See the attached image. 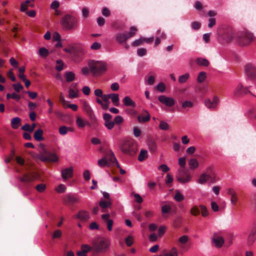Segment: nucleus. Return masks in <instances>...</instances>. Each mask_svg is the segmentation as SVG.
I'll use <instances>...</instances> for the list:
<instances>
[{
	"label": "nucleus",
	"instance_id": "f257e3e1",
	"mask_svg": "<svg viewBox=\"0 0 256 256\" xmlns=\"http://www.w3.org/2000/svg\"><path fill=\"white\" fill-rule=\"evenodd\" d=\"M110 240L105 237H98L92 242V252L95 254H102L108 252L110 248Z\"/></svg>",
	"mask_w": 256,
	"mask_h": 256
},
{
	"label": "nucleus",
	"instance_id": "f03ea898",
	"mask_svg": "<svg viewBox=\"0 0 256 256\" xmlns=\"http://www.w3.org/2000/svg\"><path fill=\"white\" fill-rule=\"evenodd\" d=\"M60 24L63 28L66 30H76L78 26L77 18L70 14L64 15L61 19Z\"/></svg>",
	"mask_w": 256,
	"mask_h": 256
},
{
	"label": "nucleus",
	"instance_id": "7ed1b4c3",
	"mask_svg": "<svg viewBox=\"0 0 256 256\" xmlns=\"http://www.w3.org/2000/svg\"><path fill=\"white\" fill-rule=\"evenodd\" d=\"M88 66L90 72L94 76H100L106 70V64L100 61L90 60L88 62Z\"/></svg>",
	"mask_w": 256,
	"mask_h": 256
},
{
	"label": "nucleus",
	"instance_id": "20e7f679",
	"mask_svg": "<svg viewBox=\"0 0 256 256\" xmlns=\"http://www.w3.org/2000/svg\"><path fill=\"white\" fill-rule=\"evenodd\" d=\"M120 150L126 154L133 156L136 154L138 150L136 143L132 139L126 140L122 142Z\"/></svg>",
	"mask_w": 256,
	"mask_h": 256
},
{
	"label": "nucleus",
	"instance_id": "39448f33",
	"mask_svg": "<svg viewBox=\"0 0 256 256\" xmlns=\"http://www.w3.org/2000/svg\"><path fill=\"white\" fill-rule=\"evenodd\" d=\"M38 157L44 162H55L58 160V158L55 154L48 152L42 144H40L39 146V154Z\"/></svg>",
	"mask_w": 256,
	"mask_h": 256
},
{
	"label": "nucleus",
	"instance_id": "423d86ee",
	"mask_svg": "<svg viewBox=\"0 0 256 256\" xmlns=\"http://www.w3.org/2000/svg\"><path fill=\"white\" fill-rule=\"evenodd\" d=\"M98 164L100 167H104L105 166H114L117 168L120 167V164L112 152H110L109 154H108L102 159L99 160Z\"/></svg>",
	"mask_w": 256,
	"mask_h": 256
},
{
	"label": "nucleus",
	"instance_id": "0eeeda50",
	"mask_svg": "<svg viewBox=\"0 0 256 256\" xmlns=\"http://www.w3.org/2000/svg\"><path fill=\"white\" fill-rule=\"evenodd\" d=\"M236 39L240 44L246 46L250 44L254 40V36L250 32L244 31L236 33Z\"/></svg>",
	"mask_w": 256,
	"mask_h": 256
},
{
	"label": "nucleus",
	"instance_id": "6e6552de",
	"mask_svg": "<svg viewBox=\"0 0 256 256\" xmlns=\"http://www.w3.org/2000/svg\"><path fill=\"white\" fill-rule=\"evenodd\" d=\"M176 178L179 182L186 184L191 180L192 176L188 170L183 168H180L178 170Z\"/></svg>",
	"mask_w": 256,
	"mask_h": 256
},
{
	"label": "nucleus",
	"instance_id": "1a4fd4ad",
	"mask_svg": "<svg viewBox=\"0 0 256 256\" xmlns=\"http://www.w3.org/2000/svg\"><path fill=\"white\" fill-rule=\"evenodd\" d=\"M220 36L224 42H229L233 40L234 37L236 38V34H235L232 28H228L222 30V32L220 34Z\"/></svg>",
	"mask_w": 256,
	"mask_h": 256
},
{
	"label": "nucleus",
	"instance_id": "9d476101",
	"mask_svg": "<svg viewBox=\"0 0 256 256\" xmlns=\"http://www.w3.org/2000/svg\"><path fill=\"white\" fill-rule=\"evenodd\" d=\"M38 174L37 172H34L24 174L22 176H20L18 179L22 182L28 184L38 178Z\"/></svg>",
	"mask_w": 256,
	"mask_h": 256
},
{
	"label": "nucleus",
	"instance_id": "9b49d317",
	"mask_svg": "<svg viewBox=\"0 0 256 256\" xmlns=\"http://www.w3.org/2000/svg\"><path fill=\"white\" fill-rule=\"evenodd\" d=\"M158 100L162 104L167 106H172L175 104V100L171 97H168L164 95H162L158 96Z\"/></svg>",
	"mask_w": 256,
	"mask_h": 256
},
{
	"label": "nucleus",
	"instance_id": "f8f14e48",
	"mask_svg": "<svg viewBox=\"0 0 256 256\" xmlns=\"http://www.w3.org/2000/svg\"><path fill=\"white\" fill-rule=\"evenodd\" d=\"M246 72L247 76L252 79L256 78V66L252 64H248L246 66Z\"/></svg>",
	"mask_w": 256,
	"mask_h": 256
},
{
	"label": "nucleus",
	"instance_id": "ddd939ff",
	"mask_svg": "<svg viewBox=\"0 0 256 256\" xmlns=\"http://www.w3.org/2000/svg\"><path fill=\"white\" fill-rule=\"evenodd\" d=\"M64 202L65 204L74 205L79 202V199L74 195L68 194L65 196Z\"/></svg>",
	"mask_w": 256,
	"mask_h": 256
},
{
	"label": "nucleus",
	"instance_id": "4468645a",
	"mask_svg": "<svg viewBox=\"0 0 256 256\" xmlns=\"http://www.w3.org/2000/svg\"><path fill=\"white\" fill-rule=\"evenodd\" d=\"M219 101V98L218 96H214L212 101L210 98H206L204 100L205 106L209 109H214L216 108Z\"/></svg>",
	"mask_w": 256,
	"mask_h": 256
},
{
	"label": "nucleus",
	"instance_id": "2eb2a0df",
	"mask_svg": "<svg viewBox=\"0 0 256 256\" xmlns=\"http://www.w3.org/2000/svg\"><path fill=\"white\" fill-rule=\"evenodd\" d=\"M248 92H250L248 90V88H244L242 84H240L238 85L234 90V94L235 96H239L246 94Z\"/></svg>",
	"mask_w": 256,
	"mask_h": 256
},
{
	"label": "nucleus",
	"instance_id": "dca6fc26",
	"mask_svg": "<svg viewBox=\"0 0 256 256\" xmlns=\"http://www.w3.org/2000/svg\"><path fill=\"white\" fill-rule=\"evenodd\" d=\"M73 168L70 166L62 170V176L64 180L73 176Z\"/></svg>",
	"mask_w": 256,
	"mask_h": 256
},
{
	"label": "nucleus",
	"instance_id": "f3484780",
	"mask_svg": "<svg viewBox=\"0 0 256 256\" xmlns=\"http://www.w3.org/2000/svg\"><path fill=\"white\" fill-rule=\"evenodd\" d=\"M109 214H104L102 215V218L104 222L106 223V226L108 230L109 231H111L112 230L113 225V220L109 219Z\"/></svg>",
	"mask_w": 256,
	"mask_h": 256
},
{
	"label": "nucleus",
	"instance_id": "a211bd4d",
	"mask_svg": "<svg viewBox=\"0 0 256 256\" xmlns=\"http://www.w3.org/2000/svg\"><path fill=\"white\" fill-rule=\"evenodd\" d=\"M75 218L81 221L85 222L89 218V214L85 210H80L74 216Z\"/></svg>",
	"mask_w": 256,
	"mask_h": 256
},
{
	"label": "nucleus",
	"instance_id": "6ab92c4d",
	"mask_svg": "<svg viewBox=\"0 0 256 256\" xmlns=\"http://www.w3.org/2000/svg\"><path fill=\"white\" fill-rule=\"evenodd\" d=\"M128 38L127 34L124 33H118L116 36V40L120 44L126 42Z\"/></svg>",
	"mask_w": 256,
	"mask_h": 256
},
{
	"label": "nucleus",
	"instance_id": "aec40b11",
	"mask_svg": "<svg viewBox=\"0 0 256 256\" xmlns=\"http://www.w3.org/2000/svg\"><path fill=\"white\" fill-rule=\"evenodd\" d=\"M212 240L216 246L218 248L221 247L224 243V238L216 234H214Z\"/></svg>",
	"mask_w": 256,
	"mask_h": 256
},
{
	"label": "nucleus",
	"instance_id": "412c9836",
	"mask_svg": "<svg viewBox=\"0 0 256 256\" xmlns=\"http://www.w3.org/2000/svg\"><path fill=\"white\" fill-rule=\"evenodd\" d=\"M74 130L73 128L70 127H68L65 126H61L59 128L58 132L62 136L66 135L68 132H73Z\"/></svg>",
	"mask_w": 256,
	"mask_h": 256
},
{
	"label": "nucleus",
	"instance_id": "4be33fe9",
	"mask_svg": "<svg viewBox=\"0 0 256 256\" xmlns=\"http://www.w3.org/2000/svg\"><path fill=\"white\" fill-rule=\"evenodd\" d=\"M99 206L102 208V212H106L107 208L111 206L112 202L108 200H102L99 202Z\"/></svg>",
	"mask_w": 256,
	"mask_h": 256
},
{
	"label": "nucleus",
	"instance_id": "5701e85b",
	"mask_svg": "<svg viewBox=\"0 0 256 256\" xmlns=\"http://www.w3.org/2000/svg\"><path fill=\"white\" fill-rule=\"evenodd\" d=\"M88 116L89 117L90 122H88V126L92 128H96L98 126V121L94 114Z\"/></svg>",
	"mask_w": 256,
	"mask_h": 256
},
{
	"label": "nucleus",
	"instance_id": "b1692460",
	"mask_svg": "<svg viewBox=\"0 0 256 256\" xmlns=\"http://www.w3.org/2000/svg\"><path fill=\"white\" fill-rule=\"evenodd\" d=\"M256 240V229L252 230L250 232L248 238V242L249 244H252Z\"/></svg>",
	"mask_w": 256,
	"mask_h": 256
},
{
	"label": "nucleus",
	"instance_id": "393cba45",
	"mask_svg": "<svg viewBox=\"0 0 256 256\" xmlns=\"http://www.w3.org/2000/svg\"><path fill=\"white\" fill-rule=\"evenodd\" d=\"M42 134L43 130L42 129L39 128L34 132V137L36 140L40 142L44 140Z\"/></svg>",
	"mask_w": 256,
	"mask_h": 256
},
{
	"label": "nucleus",
	"instance_id": "a878e982",
	"mask_svg": "<svg viewBox=\"0 0 256 256\" xmlns=\"http://www.w3.org/2000/svg\"><path fill=\"white\" fill-rule=\"evenodd\" d=\"M82 108L84 110L88 116H90L94 114L90 106L87 102H83Z\"/></svg>",
	"mask_w": 256,
	"mask_h": 256
},
{
	"label": "nucleus",
	"instance_id": "bb28decb",
	"mask_svg": "<svg viewBox=\"0 0 256 256\" xmlns=\"http://www.w3.org/2000/svg\"><path fill=\"white\" fill-rule=\"evenodd\" d=\"M76 124L80 128H83L86 125L88 126V122L84 120L81 117L78 116L76 121Z\"/></svg>",
	"mask_w": 256,
	"mask_h": 256
},
{
	"label": "nucleus",
	"instance_id": "cd10ccee",
	"mask_svg": "<svg viewBox=\"0 0 256 256\" xmlns=\"http://www.w3.org/2000/svg\"><path fill=\"white\" fill-rule=\"evenodd\" d=\"M144 112L146 114V116L142 114L138 116V119L140 122H146L150 120V114L147 111H144Z\"/></svg>",
	"mask_w": 256,
	"mask_h": 256
},
{
	"label": "nucleus",
	"instance_id": "c85d7f7f",
	"mask_svg": "<svg viewBox=\"0 0 256 256\" xmlns=\"http://www.w3.org/2000/svg\"><path fill=\"white\" fill-rule=\"evenodd\" d=\"M110 99L112 100V102L116 106L119 105V95L117 94H110Z\"/></svg>",
	"mask_w": 256,
	"mask_h": 256
},
{
	"label": "nucleus",
	"instance_id": "c756f323",
	"mask_svg": "<svg viewBox=\"0 0 256 256\" xmlns=\"http://www.w3.org/2000/svg\"><path fill=\"white\" fill-rule=\"evenodd\" d=\"M64 76L67 82H71L75 78V74L72 72H66L64 74Z\"/></svg>",
	"mask_w": 256,
	"mask_h": 256
},
{
	"label": "nucleus",
	"instance_id": "7c9ffc66",
	"mask_svg": "<svg viewBox=\"0 0 256 256\" xmlns=\"http://www.w3.org/2000/svg\"><path fill=\"white\" fill-rule=\"evenodd\" d=\"M123 102L125 106H132V107H135L136 104L134 102H133L130 98L127 96H126L123 100Z\"/></svg>",
	"mask_w": 256,
	"mask_h": 256
},
{
	"label": "nucleus",
	"instance_id": "2f4dec72",
	"mask_svg": "<svg viewBox=\"0 0 256 256\" xmlns=\"http://www.w3.org/2000/svg\"><path fill=\"white\" fill-rule=\"evenodd\" d=\"M21 120L18 117L13 118L11 120L12 127L13 128L16 129L18 127V125L20 124Z\"/></svg>",
	"mask_w": 256,
	"mask_h": 256
},
{
	"label": "nucleus",
	"instance_id": "473e14b6",
	"mask_svg": "<svg viewBox=\"0 0 256 256\" xmlns=\"http://www.w3.org/2000/svg\"><path fill=\"white\" fill-rule=\"evenodd\" d=\"M196 62L198 64L206 66H208L210 64L208 60L202 58H198Z\"/></svg>",
	"mask_w": 256,
	"mask_h": 256
},
{
	"label": "nucleus",
	"instance_id": "72a5a7b5",
	"mask_svg": "<svg viewBox=\"0 0 256 256\" xmlns=\"http://www.w3.org/2000/svg\"><path fill=\"white\" fill-rule=\"evenodd\" d=\"M190 168L191 170H194L198 166L199 164L198 160L195 158H192L188 162Z\"/></svg>",
	"mask_w": 256,
	"mask_h": 256
},
{
	"label": "nucleus",
	"instance_id": "f704fd0d",
	"mask_svg": "<svg viewBox=\"0 0 256 256\" xmlns=\"http://www.w3.org/2000/svg\"><path fill=\"white\" fill-rule=\"evenodd\" d=\"M148 156V151L145 150H142L138 156V160L139 161L142 162Z\"/></svg>",
	"mask_w": 256,
	"mask_h": 256
},
{
	"label": "nucleus",
	"instance_id": "c9c22d12",
	"mask_svg": "<svg viewBox=\"0 0 256 256\" xmlns=\"http://www.w3.org/2000/svg\"><path fill=\"white\" fill-rule=\"evenodd\" d=\"M148 149L152 152H154L156 149L157 146L156 143L152 140H149L148 143Z\"/></svg>",
	"mask_w": 256,
	"mask_h": 256
},
{
	"label": "nucleus",
	"instance_id": "e433bc0d",
	"mask_svg": "<svg viewBox=\"0 0 256 256\" xmlns=\"http://www.w3.org/2000/svg\"><path fill=\"white\" fill-rule=\"evenodd\" d=\"M49 54L48 50L44 48H41L39 49V54L42 58L47 57Z\"/></svg>",
	"mask_w": 256,
	"mask_h": 256
},
{
	"label": "nucleus",
	"instance_id": "4c0bfd02",
	"mask_svg": "<svg viewBox=\"0 0 256 256\" xmlns=\"http://www.w3.org/2000/svg\"><path fill=\"white\" fill-rule=\"evenodd\" d=\"M144 42V38L142 37L139 39L136 40H134L132 44V46L134 47L138 46H140L142 45Z\"/></svg>",
	"mask_w": 256,
	"mask_h": 256
},
{
	"label": "nucleus",
	"instance_id": "58836bf2",
	"mask_svg": "<svg viewBox=\"0 0 256 256\" xmlns=\"http://www.w3.org/2000/svg\"><path fill=\"white\" fill-rule=\"evenodd\" d=\"M82 16L84 19H86L89 16L90 10L87 7H83L82 9Z\"/></svg>",
	"mask_w": 256,
	"mask_h": 256
},
{
	"label": "nucleus",
	"instance_id": "ea45409f",
	"mask_svg": "<svg viewBox=\"0 0 256 256\" xmlns=\"http://www.w3.org/2000/svg\"><path fill=\"white\" fill-rule=\"evenodd\" d=\"M208 180V176L206 173L202 174L198 180V182L200 184H204Z\"/></svg>",
	"mask_w": 256,
	"mask_h": 256
},
{
	"label": "nucleus",
	"instance_id": "a19ab883",
	"mask_svg": "<svg viewBox=\"0 0 256 256\" xmlns=\"http://www.w3.org/2000/svg\"><path fill=\"white\" fill-rule=\"evenodd\" d=\"M194 106V104L191 101L185 100L182 104V107L183 108H191Z\"/></svg>",
	"mask_w": 256,
	"mask_h": 256
},
{
	"label": "nucleus",
	"instance_id": "79ce46f5",
	"mask_svg": "<svg viewBox=\"0 0 256 256\" xmlns=\"http://www.w3.org/2000/svg\"><path fill=\"white\" fill-rule=\"evenodd\" d=\"M189 77L190 74L188 73H186L182 75L178 78V82L181 84L184 83L186 82Z\"/></svg>",
	"mask_w": 256,
	"mask_h": 256
},
{
	"label": "nucleus",
	"instance_id": "37998d69",
	"mask_svg": "<svg viewBox=\"0 0 256 256\" xmlns=\"http://www.w3.org/2000/svg\"><path fill=\"white\" fill-rule=\"evenodd\" d=\"M64 50L66 52H68V53H69L70 54H72L73 57H74L73 58L75 61H76L75 56H77V53H76V50L74 48H64Z\"/></svg>",
	"mask_w": 256,
	"mask_h": 256
},
{
	"label": "nucleus",
	"instance_id": "c03bdc74",
	"mask_svg": "<svg viewBox=\"0 0 256 256\" xmlns=\"http://www.w3.org/2000/svg\"><path fill=\"white\" fill-rule=\"evenodd\" d=\"M200 208L201 210V214L202 216L206 217L209 214L208 211L206 206L204 205H200Z\"/></svg>",
	"mask_w": 256,
	"mask_h": 256
},
{
	"label": "nucleus",
	"instance_id": "a18cd8bd",
	"mask_svg": "<svg viewBox=\"0 0 256 256\" xmlns=\"http://www.w3.org/2000/svg\"><path fill=\"white\" fill-rule=\"evenodd\" d=\"M206 78V72H201L199 73V74L198 75V76L197 78V80L199 82H202Z\"/></svg>",
	"mask_w": 256,
	"mask_h": 256
},
{
	"label": "nucleus",
	"instance_id": "49530a36",
	"mask_svg": "<svg viewBox=\"0 0 256 256\" xmlns=\"http://www.w3.org/2000/svg\"><path fill=\"white\" fill-rule=\"evenodd\" d=\"M137 28H136L134 26H131L130 28V32L127 34L128 38H130L133 37L136 34V32H137Z\"/></svg>",
	"mask_w": 256,
	"mask_h": 256
},
{
	"label": "nucleus",
	"instance_id": "de8ad7c7",
	"mask_svg": "<svg viewBox=\"0 0 256 256\" xmlns=\"http://www.w3.org/2000/svg\"><path fill=\"white\" fill-rule=\"evenodd\" d=\"M78 96V90L70 88L69 90V97L71 98H77Z\"/></svg>",
	"mask_w": 256,
	"mask_h": 256
},
{
	"label": "nucleus",
	"instance_id": "09e8293b",
	"mask_svg": "<svg viewBox=\"0 0 256 256\" xmlns=\"http://www.w3.org/2000/svg\"><path fill=\"white\" fill-rule=\"evenodd\" d=\"M36 188L40 192H42L46 188V185L44 184H40L36 186Z\"/></svg>",
	"mask_w": 256,
	"mask_h": 256
},
{
	"label": "nucleus",
	"instance_id": "8fccbe9b",
	"mask_svg": "<svg viewBox=\"0 0 256 256\" xmlns=\"http://www.w3.org/2000/svg\"><path fill=\"white\" fill-rule=\"evenodd\" d=\"M159 128L160 129L162 130H166L169 129V126L166 122H164V121H160L159 125Z\"/></svg>",
	"mask_w": 256,
	"mask_h": 256
},
{
	"label": "nucleus",
	"instance_id": "3c124183",
	"mask_svg": "<svg viewBox=\"0 0 256 256\" xmlns=\"http://www.w3.org/2000/svg\"><path fill=\"white\" fill-rule=\"evenodd\" d=\"M64 64L62 60H56V69L58 71H61L63 69Z\"/></svg>",
	"mask_w": 256,
	"mask_h": 256
},
{
	"label": "nucleus",
	"instance_id": "603ef678",
	"mask_svg": "<svg viewBox=\"0 0 256 256\" xmlns=\"http://www.w3.org/2000/svg\"><path fill=\"white\" fill-rule=\"evenodd\" d=\"M190 214L193 216H198L200 214V210L198 208L194 206L190 210Z\"/></svg>",
	"mask_w": 256,
	"mask_h": 256
},
{
	"label": "nucleus",
	"instance_id": "864d4df0",
	"mask_svg": "<svg viewBox=\"0 0 256 256\" xmlns=\"http://www.w3.org/2000/svg\"><path fill=\"white\" fill-rule=\"evenodd\" d=\"M201 26V24L200 22L195 21L192 23L191 27L194 30H198Z\"/></svg>",
	"mask_w": 256,
	"mask_h": 256
},
{
	"label": "nucleus",
	"instance_id": "5fc2aeb1",
	"mask_svg": "<svg viewBox=\"0 0 256 256\" xmlns=\"http://www.w3.org/2000/svg\"><path fill=\"white\" fill-rule=\"evenodd\" d=\"M126 244L128 246H130L134 243V240L131 236H127L125 240Z\"/></svg>",
	"mask_w": 256,
	"mask_h": 256
},
{
	"label": "nucleus",
	"instance_id": "6e6d98bb",
	"mask_svg": "<svg viewBox=\"0 0 256 256\" xmlns=\"http://www.w3.org/2000/svg\"><path fill=\"white\" fill-rule=\"evenodd\" d=\"M172 208L170 206L166 204L162 206V214H167L170 212Z\"/></svg>",
	"mask_w": 256,
	"mask_h": 256
},
{
	"label": "nucleus",
	"instance_id": "4d7b16f0",
	"mask_svg": "<svg viewBox=\"0 0 256 256\" xmlns=\"http://www.w3.org/2000/svg\"><path fill=\"white\" fill-rule=\"evenodd\" d=\"M81 248L82 250L86 251V253L90 251L92 252V244L91 246L86 244H82L81 246Z\"/></svg>",
	"mask_w": 256,
	"mask_h": 256
},
{
	"label": "nucleus",
	"instance_id": "13d9d810",
	"mask_svg": "<svg viewBox=\"0 0 256 256\" xmlns=\"http://www.w3.org/2000/svg\"><path fill=\"white\" fill-rule=\"evenodd\" d=\"M62 232L61 230H57L54 232L53 234L52 235V238L53 239L59 238L62 236Z\"/></svg>",
	"mask_w": 256,
	"mask_h": 256
},
{
	"label": "nucleus",
	"instance_id": "bf43d9fd",
	"mask_svg": "<svg viewBox=\"0 0 256 256\" xmlns=\"http://www.w3.org/2000/svg\"><path fill=\"white\" fill-rule=\"evenodd\" d=\"M114 125V122L110 120H107L104 122V126L108 128V130H112Z\"/></svg>",
	"mask_w": 256,
	"mask_h": 256
},
{
	"label": "nucleus",
	"instance_id": "052dcab7",
	"mask_svg": "<svg viewBox=\"0 0 256 256\" xmlns=\"http://www.w3.org/2000/svg\"><path fill=\"white\" fill-rule=\"evenodd\" d=\"M186 159L185 157H181L178 159V164L180 166V168H185Z\"/></svg>",
	"mask_w": 256,
	"mask_h": 256
},
{
	"label": "nucleus",
	"instance_id": "680f3d73",
	"mask_svg": "<svg viewBox=\"0 0 256 256\" xmlns=\"http://www.w3.org/2000/svg\"><path fill=\"white\" fill-rule=\"evenodd\" d=\"M174 199L178 202H181L184 199V197L178 191H177L174 196Z\"/></svg>",
	"mask_w": 256,
	"mask_h": 256
},
{
	"label": "nucleus",
	"instance_id": "e2e57ef3",
	"mask_svg": "<svg viewBox=\"0 0 256 256\" xmlns=\"http://www.w3.org/2000/svg\"><path fill=\"white\" fill-rule=\"evenodd\" d=\"M146 50L144 48H140L137 50V54L140 56H143L146 54Z\"/></svg>",
	"mask_w": 256,
	"mask_h": 256
},
{
	"label": "nucleus",
	"instance_id": "0e129e2a",
	"mask_svg": "<svg viewBox=\"0 0 256 256\" xmlns=\"http://www.w3.org/2000/svg\"><path fill=\"white\" fill-rule=\"evenodd\" d=\"M123 118L121 116H118L114 118V124H120L123 122Z\"/></svg>",
	"mask_w": 256,
	"mask_h": 256
},
{
	"label": "nucleus",
	"instance_id": "69168bd1",
	"mask_svg": "<svg viewBox=\"0 0 256 256\" xmlns=\"http://www.w3.org/2000/svg\"><path fill=\"white\" fill-rule=\"evenodd\" d=\"M16 162L19 164L21 166H24V158L19 156H16Z\"/></svg>",
	"mask_w": 256,
	"mask_h": 256
},
{
	"label": "nucleus",
	"instance_id": "338daca9",
	"mask_svg": "<svg viewBox=\"0 0 256 256\" xmlns=\"http://www.w3.org/2000/svg\"><path fill=\"white\" fill-rule=\"evenodd\" d=\"M12 86L14 90L18 92L20 90H22L24 88L22 86L20 83H18L17 84H14L12 85Z\"/></svg>",
	"mask_w": 256,
	"mask_h": 256
},
{
	"label": "nucleus",
	"instance_id": "774afa93",
	"mask_svg": "<svg viewBox=\"0 0 256 256\" xmlns=\"http://www.w3.org/2000/svg\"><path fill=\"white\" fill-rule=\"evenodd\" d=\"M178 252L176 248H173L170 252L168 254H167L166 256H178Z\"/></svg>",
	"mask_w": 256,
	"mask_h": 256
}]
</instances>
